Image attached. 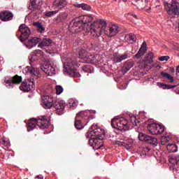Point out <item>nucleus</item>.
<instances>
[{
	"label": "nucleus",
	"instance_id": "42",
	"mask_svg": "<svg viewBox=\"0 0 179 179\" xmlns=\"http://www.w3.org/2000/svg\"><path fill=\"white\" fill-rule=\"evenodd\" d=\"M140 152H142L143 155H146V153H149L150 152V148L148 147H143L140 148Z\"/></svg>",
	"mask_w": 179,
	"mask_h": 179
},
{
	"label": "nucleus",
	"instance_id": "53",
	"mask_svg": "<svg viewBox=\"0 0 179 179\" xmlns=\"http://www.w3.org/2000/svg\"><path fill=\"white\" fill-rule=\"evenodd\" d=\"M120 89H127V87H122Z\"/></svg>",
	"mask_w": 179,
	"mask_h": 179
},
{
	"label": "nucleus",
	"instance_id": "35",
	"mask_svg": "<svg viewBox=\"0 0 179 179\" xmlns=\"http://www.w3.org/2000/svg\"><path fill=\"white\" fill-rule=\"evenodd\" d=\"M90 113V110L81 111L76 115V118H80V117H81V118H85V117H87V115H89Z\"/></svg>",
	"mask_w": 179,
	"mask_h": 179
},
{
	"label": "nucleus",
	"instance_id": "10",
	"mask_svg": "<svg viewBox=\"0 0 179 179\" xmlns=\"http://www.w3.org/2000/svg\"><path fill=\"white\" fill-rule=\"evenodd\" d=\"M164 126L159 124L152 123L148 127V131L152 135H160L164 132Z\"/></svg>",
	"mask_w": 179,
	"mask_h": 179
},
{
	"label": "nucleus",
	"instance_id": "26",
	"mask_svg": "<svg viewBox=\"0 0 179 179\" xmlns=\"http://www.w3.org/2000/svg\"><path fill=\"white\" fill-rule=\"evenodd\" d=\"M133 66H134V62L127 61L124 64L122 68V72L123 73H127V72H128L131 69V68H132Z\"/></svg>",
	"mask_w": 179,
	"mask_h": 179
},
{
	"label": "nucleus",
	"instance_id": "2",
	"mask_svg": "<svg viewBox=\"0 0 179 179\" xmlns=\"http://www.w3.org/2000/svg\"><path fill=\"white\" fill-rule=\"evenodd\" d=\"M93 15H80L74 18L69 24V29L71 33H79L80 31H90L92 29V24H94L95 22L93 23Z\"/></svg>",
	"mask_w": 179,
	"mask_h": 179
},
{
	"label": "nucleus",
	"instance_id": "46",
	"mask_svg": "<svg viewBox=\"0 0 179 179\" xmlns=\"http://www.w3.org/2000/svg\"><path fill=\"white\" fill-rule=\"evenodd\" d=\"M131 16H133V17H134V19H138V16H136V15L135 14H130Z\"/></svg>",
	"mask_w": 179,
	"mask_h": 179
},
{
	"label": "nucleus",
	"instance_id": "47",
	"mask_svg": "<svg viewBox=\"0 0 179 179\" xmlns=\"http://www.w3.org/2000/svg\"><path fill=\"white\" fill-rule=\"evenodd\" d=\"M176 73H179V66L176 68Z\"/></svg>",
	"mask_w": 179,
	"mask_h": 179
},
{
	"label": "nucleus",
	"instance_id": "37",
	"mask_svg": "<svg viewBox=\"0 0 179 179\" xmlns=\"http://www.w3.org/2000/svg\"><path fill=\"white\" fill-rule=\"evenodd\" d=\"M34 26H36L39 33H43L44 30H45L44 29V27H43V25H41V24H40V22H34Z\"/></svg>",
	"mask_w": 179,
	"mask_h": 179
},
{
	"label": "nucleus",
	"instance_id": "18",
	"mask_svg": "<svg viewBox=\"0 0 179 179\" xmlns=\"http://www.w3.org/2000/svg\"><path fill=\"white\" fill-rule=\"evenodd\" d=\"M148 47V45L144 41L143 42L140 49L138 50V52L134 55V58H136L137 59H139L142 58L145 54H146V51L148 50L146 48Z\"/></svg>",
	"mask_w": 179,
	"mask_h": 179
},
{
	"label": "nucleus",
	"instance_id": "7",
	"mask_svg": "<svg viewBox=\"0 0 179 179\" xmlns=\"http://www.w3.org/2000/svg\"><path fill=\"white\" fill-rule=\"evenodd\" d=\"M48 124H50V122L45 117H42L41 118L38 119L31 118L29 120L27 131L28 132L33 131V129L36 128V125H38L41 129H45V128H48Z\"/></svg>",
	"mask_w": 179,
	"mask_h": 179
},
{
	"label": "nucleus",
	"instance_id": "27",
	"mask_svg": "<svg viewBox=\"0 0 179 179\" xmlns=\"http://www.w3.org/2000/svg\"><path fill=\"white\" fill-rule=\"evenodd\" d=\"M169 163H171V164H173V166L175 164L179 166V155H176L169 156Z\"/></svg>",
	"mask_w": 179,
	"mask_h": 179
},
{
	"label": "nucleus",
	"instance_id": "31",
	"mask_svg": "<svg viewBox=\"0 0 179 179\" xmlns=\"http://www.w3.org/2000/svg\"><path fill=\"white\" fill-rule=\"evenodd\" d=\"M79 57L81 59H86V57H87V51H86V48H83L80 50L78 52Z\"/></svg>",
	"mask_w": 179,
	"mask_h": 179
},
{
	"label": "nucleus",
	"instance_id": "21",
	"mask_svg": "<svg viewBox=\"0 0 179 179\" xmlns=\"http://www.w3.org/2000/svg\"><path fill=\"white\" fill-rule=\"evenodd\" d=\"M136 142L134 140H129L127 143H122V142H117V145L120 146H124L127 149V150H129L135 146Z\"/></svg>",
	"mask_w": 179,
	"mask_h": 179
},
{
	"label": "nucleus",
	"instance_id": "15",
	"mask_svg": "<svg viewBox=\"0 0 179 179\" xmlns=\"http://www.w3.org/2000/svg\"><path fill=\"white\" fill-rule=\"evenodd\" d=\"M42 56H43V51H41V50H35L33 52H31L29 56L30 65H33V64L36 62L37 59H38L39 58H41Z\"/></svg>",
	"mask_w": 179,
	"mask_h": 179
},
{
	"label": "nucleus",
	"instance_id": "6",
	"mask_svg": "<svg viewBox=\"0 0 179 179\" xmlns=\"http://www.w3.org/2000/svg\"><path fill=\"white\" fill-rule=\"evenodd\" d=\"M110 125L113 128L118 129V131H129L132 127H129L128 120L124 117H115L112 120Z\"/></svg>",
	"mask_w": 179,
	"mask_h": 179
},
{
	"label": "nucleus",
	"instance_id": "36",
	"mask_svg": "<svg viewBox=\"0 0 179 179\" xmlns=\"http://www.w3.org/2000/svg\"><path fill=\"white\" fill-rule=\"evenodd\" d=\"M58 17L61 20V22H64V20H66L68 19V14L67 13H61L59 15Z\"/></svg>",
	"mask_w": 179,
	"mask_h": 179
},
{
	"label": "nucleus",
	"instance_id": "20",
	"mask_svg": "<svg viewBox=\"0 0 179 179\" xmlns=\"http://www.w3.org/2000/svg\"><path fill=\"white\" fill-rule=\"evenodd\" d=\"M40 41H41V38L34 37L28 41V43L26 44V47L30 50L33 48V47H36V45H37Z\"/></svg>",
	"mask_w": 179,
	"mask_h": 179
},
{
	"label": "nucleus",
	"instance_id": "41",
	"mask_svg": "<svg viewBox=\"0 0 179 179\" xmlns=\"http://www.w3.org/2000/svg\"><path fill=\"white\" fill-rule=\"evenodd\" d=\"M169 141H170V138L169 137L162 136L161 138V144L162 145H164L169 142Z\"/></svg>",
	"mask_w": 179,
	"mask_h": 179
},
{
	"label": "nucleus",
	"instance_id": "11",
	"mask_svg": "<svg viewBox=\"0 0 179 179\" xmlns=\"http://www.w3.org/2000/svg\"><path fill=\"white\" fill-rule=\"evenodd\" d=\"M138 139L139 141H145L150 145H152L153 146H157V138L155 137H152L150 136H148L143 133L138 134Z\"/></svg>",
	"mask_w": 179,
	"mask_h": 179
},
{
	"label": "nucleus",
	"instance_id": "32",
	"mask_svg": "<svg viewBox=\"0 0 179 179\" xmlns=\"http://www.w3.org/2000/svg\"><path fill=\"white\" fill-rule=\"evenodd\" d=\"M74 125L76 129H83V128H85V125L82 124V122L79 120V117H76V116Z\"/></svg>",
	"mask_w": 179,
	"mask_h": 179
},
{
	"label": "nucleus",
	"instance_id": "54",
	"mask_svg": "<svg viewBox=\"0 0 179 179\" xmlns=\"http://www.w3.org/2000/svg\"><path fill=\"white\" fill-rule=\"evenodd\" d=\"M114 1H117V0H114ZM123 1H124V2H127V0H123Z\"/></svg>",
	"mask_w": 179,
	"mask_h": 179
},
{
	"label": "nucleus",
	"instance_id": "49",
	"mask_svg": "<svg viewBox=\"0 0 179 179\" xmlns=\"http://www.w3.org/2000/svg\"><path fill=\"white\" fill-rule=\"evenodd\" d=\"M83 71H84V72H87V70H86L85 68H83Z\"/></svg>",
	"mask_w": 179,
	"mask_h": 179
},
{
	"label": "nucleus",
	"instance_id": "34",
	"mask_svg": "<svg viewBox=\"0 0 179 179\" xmlns=\"http://www.w3.org/2000/svg\"><path fill=\"white\" fill-rule=\"evenodd\" d=\"M161 76L162 78H166L169 80H170L171 83H173L174 82V77L171 76V75L165 73V72H162Z\"/></svg>",
	"mask_w": 179,
	"mask_h": 179
},
{
	"label": "nucleus",
	"instance_id": "43",
	"mask_svg": "<svg viewBox=\"0 0 179 179\" xmlns=\"http://www.w3.org/2000/svg\"><path fill=\"white\" fill-rule=\"evenodd\" d=\"M64 92V88L61 85H57L56 86V94H61Z\"/></svg>",
	"mask_w": 179,
	"mask_h": 179
},
{
	"label": "nucleus",
	"instance_id": "8",
	"mask_svg": "<svg viewBox=\"0 0 179 179\" xmlns=\"http://www.w3.org/2000/svg\"><path fill=\"white\" fill-rule=\"evenodd\" d=\"M164 5L167 13L174 17L176 15H179V5L176 0H171V3L169 1H164Z\"/></svg>",
	"mask_w": 179,
	"mask_h": 179
},
{
	"label": "nucleus",
	"instance_id": "48",
	"mask_svg": "<svg viewBox=\"0 0 179 179\" xmlns=\"http://www.w3.org/2000/svg\"><path fill=\"white\" fill-rule=\"evenodd\" d=\"M2 144H3V145L6 144V141L3 140Z\"/></svg>",
	"mask_w": 179,
	"mask_h": 179
},
{
	"label": "nucleus",
	"instance_id": "5",
	"mask_svg": "<svg viewBox=\"0 0 179 179\" xmlns=\"http://www.w3.org/2000/svg\"><path fill=\"white\" fill-rule=\"evenodd\" d=\"M62 61L63 62L65 73L70 75V76H79V72L76 70V67L80 66V64H79V63H76L77 61L76 59H72L66 57V56H64L62 58Z\"/></svg>",
	"mask_w": 179,
	"mask_h": 179
},
{
	"label": "nucleus",
	"instance_id": "45",
	"mask_svg": "<svg viewBox=\"0 0 179 179\" xmlns=\"http://www.w3.org/2000/svg\"><path fill=\"white\" fill-rule=\"evenodd\" d=\"M36 177H37V178H39V179H43V178H44V177L43 176V175H38Z\"/></svg>",
	"mask_w": 179,
	"mask_h": 179
},
{
	"label": "nucleus",
	"instance_id": "30",
	"mask_svg": "<svg viewBox=\"0 0 179 179\" xmlns=\"http://www.w3.org/2000/svg\"><path fill=\"white\" fill-rule=\"evenodd\" d=\"M143 61V62H148V64H152V62H153V53L150 52L145 55Z\"/></svg>",
	"mask_w": 179,
	"mask_h": 179
},
{
	"label": "nucleus",
	"instance_id": "23",
	"mask_svg": "<svg viewBox=\"0 0 179 179\" xmlns=\"http://www.w3.org/2000/svg\"><path fill=\"white\" fill-rule=\"evenodd\" d=\"M52 44V40L48 38H45L38 45V47L39 48H43V47H51Z\"/></svg>",
	"mask_w": 179,
	"mask_h": 179
},
{
	"label": "nucleus",
	"instance_id": "40",
	"mask_svg": "<svg viewBox=\"0 0 179 179\" xmlns=\"http://www.w3.org/2000/svg\"><path fill=\"white\" fill-rule=\"evenodd\" d=\"M59 12V10H56L53 11H48L45 13V16H48V17L53 16V15H57V13Z\"/></svg>",
	"mask_w": 179,
	"mask_h": 179
},
{
	"label": "nucleus",
	"instance_id": "56",
	"mask_svg": "<svg viewBox=\"0 0 179 179\" xmlns=\"http://www.w3.org/2000/svg\"><path fill=\"white\" fill-rule=\"evenodd\" d=\"M0 62H1V59H0Z\"/></svg>",
	"mask_w": 179,
	"mask_h": 179
},
{
	"label": "nucleus",
	"instance_id": "50",
	"mask_svg": "<svg viewBox=\"0 0 179 179\" xmlns=\"http://www.w3.org/2000/svg\"><path fill=\"white\" fill-rule=\"evenodd\" d=\"M102 41H103V43H106V39H104V38H102Z\"/></svg>",
	"mask_w": 179,
	"mask_h": 179
},
{
	"label": "nucleus",
	"instance_id": "29",
	"mask_svg": "<svg viewBox=\"0 0 179 179\" xmlns=\"http://www.w3.org/2000/svg\"><path fill=\"white\" fill-rule=\"evenodd\" d=\"M76 8H81L83 10H87V12L92 10V7L86 3L75 4Z\"/></svg>",
	"mask_w": 179,
	"mask_h": 179
},
{
	"label": "nucleus",
	"instance_id": "19",
	"mask_svg": "<svg viewBox=\"0 0 179 179\" xmlns=\"http://www.w3.org/2000/svg\"><path fill=\"white\" fill-rule=\"evenodd\" d=\"M0 19L2 22H8L13 19V14L10 11H2L0 13Z\"/></svg>",
	"mask_w": 179,
	"mask_h": 179
},
{
	"label": "nucleus",
	"instance_id": "24",
	"mask_svg": "<svg viewBox=\"0 0 179 179\" xmlns=\"http://www.w3.org/2000/svg\"><path fill=\"white\" fill-rule=\"evenodd\" d=\"M53 6L55 8H57V10H59V9H62V8L66 6V0H55Z\"/></svg>",
	"mask_w": 179,
	"mask_h": 179
},
{
	"label": "nucleus",
	"instance_id": "14",
	"mask_svg": "<svg viewBox=\"0 0 179 179\" xmlns=\"http://www.w3.org/2000/svg\"><path fill=\"white\" fill-rule=\"evenodd\" d=\"M101 57L99 55H87V57L85 59L84 62H87L88 64H101V60L100 59Z\"/></svg>",
	"mask_w": 179,
	"mask_h": 179
},
{
	"label": "nucleus",
	"instance_id": "16",
	"mask_svg": "<svg viewBox=\"0 0 179 179\" xmlns=\"http://www.w3.org/2000/svg\"><path fill=\"white\" fill-rule=\"evenodd\" d=\"M41 69L49 76H52V75H55V73H57L55 67H54V66H51L50 64L43 65L41 67Z\"/></svg>",
	"mask_w": 179,
	"mask_h": 179
},
{
	"label": "nucleus",
	"instance_id": "3",
	"mask_svg": "<svg viewBox=\"0 0 179 179\" xmlns=\"http://www.w3.org/2000/svg\"><path fill=\"white\" fill-rule=\"evenodd\" d=\"M52 106L55 108L57 115H62L65 113V101L56 99L54 101L52 96L48 95L42 96V107L43 108H51Z\"/></svg>",
	"mask_w": 179,
	"mask_h": 179
},
{
	"label": "nucleus",
	"instance_id": "33",
	"mask_svg": "<svg viewBox=\"0 0 179 179\" xmlns=\"http://www.w3.org/2000/svg\"><path fill=\"white\" fill-rule=\"evenodd\" d=\"M166 149H167V150H169V152H171L173 153H174L178 150L177 148V145L175 144H168L166 146Z\"/></svg>",
	"mask_w": 179,
	"mask_h": 179
},
{
	"label": "nucleus",
	"instance_id": "55",
	"mask_svg": "<svg viewBox=\"0 0 179 179\" xmlns=\"http://www.w3.org/2000/svg\"><path fill=\"white\" fill-rule=\"evenodd\" d=\"M153 66H155V65H154V64L152 65V68H153Z\"/></svg>",
	"mask_w": 179,
	"mask_h": 179
},
{
	"label": "nucleus",
	"instance_id": "51",
	"mask_svg": "<svg viewBox=\"0 0 179 179\" xmlns=\"http://www.w3.org/2000/svg\"><path fill=\"white\" fill-rule=\"evenodd\" d=\"M174 87H176V86H171L170 89H173Z\"/></svg>",
	"mask_w": 179,
	"mask_h": 179
},
{
	"label": "nucleus",
	"instance_id": "52",
	"mask_svg": "<svg viewBox=\"0 0 179 179\" xmlns=\"http://www.w3.org/2000/svg\"><path fill=\"white\" fill-rule=\"evenodd\" d=\"M145 2L148 3L149 2V0H145Z\"/></svg>",
	"mask_w": 179,
	"mask_h": 179
},
{
	"label": "nucleus",
	"instance_id": "38",
	"mask_svg": "<svg viewBox=\"0 0 179 179\" xmlns=\"http://www.w3.org/2000/svg\"><path fill=\"white\" fill-rule=\"evenodd\" d=\"M69 104L71 108H76L78 106V101L74 99H69Z\"/></svg>",
	"mask_w": 179,
	"mask_h": 179
},
{
	"label": "nucleus",
	"instance_id": "17",
	"mask_svg": "<svg viewBox=\"0 0 179 179\" xmlns=\"http://www.w3.org/2000/svg\"><path fill=\"white\" fill-rule=\"evenodd\" d=\"M23 73L27 75H31L34 76H38V75H40V71L36 68L28 66L23 69Z\"/></svg>",
	"mask_w": 179,
	"mask_h": 179
},
{
	"label": "nucleus",
	"instance_id": "25",
	"mask_svg": "<svg viewBox=\"0 0 179 179\" xmlns=\"http://www.w3.org/2000/svg\"><path fill=\"white\" fill-rule=\"evenodd\" d=\"M124 40L128 44H134L136 41V36L134 34H128L124 36Z\"/></svg>",
	"mask_w": 179,
	"mask_h": 179
},
{
	"label": "nucleus",
	"instance_id": "1",
	"mask_svg": "<svg viewBox=\"0 0 179 179\" xmlns=\"http://www.w3.org/2000/svg\"><path fill=\"white\" fill-rule=\"evenodd\" d=\"M106 34L108 37H114L120 33V27L118 24H114L109 27L107 29V22L104 20H96L94 24H92L90 34L92 37L99 38L102 34Z\"/></svg>",
	"mask_w": 179,
	"mask_h": 179
},
{
	"label": "nucleus",
	"instance_id": "9",
	"mask_svg": "<svg viewBox=\"0 0 179 179\" xmlns=\"http://www.w3.org/2000/svg\"><path fill=\"white\" fill-rule=\"evenodd\" d=\"M19 31L21 33V36L19 38V35L17 34V37L20 39L21 43H23V41H26L27 38H29L30 34H31V31H30V28L29 27L26 26V24H22L19 27Z\"/></svg>",
	"mask_w": 179,
	"mask_h": 179
},
{
	"label": "nucleus",
	"instance_id": "39",
	"mask_svg": "<svg viewBox=\"0 0 179 179\" xmlns=\"http://www.w3.org/2000/svg\"><path fill=\"white\" fill-rule=\"evenodd\" d=\"M130 120L134 127H136V125H138V122H139V121L136 120V116L135 115H131L130 117Z\"/></svg>",
	"mask_w": 179,
	"mask_h": 179
},
{
	"label": "nucleus",
	"instance_id": "12",
	"mask_svg": "<svg viewBox=\"0 0 179 179\" xmlns=\"http://www.w3.org/2000/svg\"><path fill=\"white\" fill-rule=\"evenodd\" d=\"M20 89L22 90V92H30V90H33L34 89V80L28 79L27 81L21 84Z\"/></svg>",
	"mask_w": 179,
	"mask_h": 179
},
{
	"label": "nucleus",
	"instance_id": "22",
	"mask_svg": "<svg viewBox=\"0 0 179 179\" xmlns=\"http://www.w3.org/2000/svg\"><path fill=\"white\" fill-rule=\"evenodd\" d=\"M127 58H128V54H127V52L121 55L117 53H115L113 55V61L116 64L118 62H121L122 61H124V59H127Z\"/></svg>",
	"mask_w": 179,
	"mask_h": 179
},
{
	"label": "nucleus",
	"instance_id": "13",
	"mask_svg": "<svg viewBox=\"0 0 179 179\" xmlns=\"http://www.w3.org/2000/svg\"><path fill=\"white\" fill-rule=\"evenodd\" d=\"M22 82V76H19L17 75L15 76L11 80H6L5 85L6 87L10 89V87H13L14 85H19Z\"/></svg>",
	"mask_w": 179,
	"mask_h": 179
},
{
	"label": "nucleus",
	"instance_id": "4",
	"mask_svg": "<svg viewBox=\"0 0 179 179\" xmlns=\"http://www.w3.org/2000/svg\"><path fill=\"white\" fill-rule=\"evenodd\" d=\"M96 126L92 125L91 127V131L88 133V136L90 139L88 140V143L90 146H92L94 150H97V149H100L101 145L99 144V140L101 141L103 138V135H104V130L101 129L99 127H96Z\"/></svg>",
	"mask_w": 179,
	"mask_h": 179
},
{
	"label": "nucleus",
	"instance_id": "44",
	"mask_svg": "<svg viewBox=\"0 0 179 179\" xmlns=\"http://www.w3.org/2000/svg\"><path fill=\"white\" fill-rule=\"evenodd\" d=\"M159 61L163 62V61H169L170 59V57L169 56H162L159 57Z\"/></svg>",
	"mask_w": 179,
	"mask_h": 179
},
{
	"label": "nucleus",
	"instance_id": "28",
	"mask_svg": "<svg viewBox=\"0 0 179 179\" xmlns=\"http://www.w3.org/2000/svg\"><path fill=\"white\" fill-rule=\"evenodd\" d=\"M37 2H40V0H30L28 8L29 10H36L37 9Z\"/></svg>",
	"mask_w": 179,
	"mask_h": 179
}]
</instances>
